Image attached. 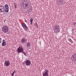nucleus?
<instances>
[{
    "label": "nucleus",
    "mask_w": 76,
    "mask_h": 76,
    "mask_svg": "<svg viewBox=\"0 0 76 76\" xmlns=\"http://www.w3.org/2000/svg\"><path fill=\"white\" fill-rule=\"evenodd\" d=\"M2 30L4 33H7L9 31V28L6 25H4L2 28Z\"/></svg>",
    "instance_id": "1"
},
{
    "label": "nucleus",
    "mask_w": 76,
    "mask_h": 76,
    "mask_svg": "<svg viewBox=\"0 0 76 76\" xmlns=\"http://www.w3.org/2000/svg\"><path fill=\"white\" fill-rule=\"evenodd\" d=\"M60 26L57 25H56L54 26V31L56 33L60 32Z\"/></svg>",
    "instance_id": "2"
},
{
    "label": "nucleus",
    "mask_w": 76,
    "mask_h": 76,
    "mask_svg": "<svg viewBox=\"0 0 76 76\" xmlns=\"http://www.w3.org/2000/svg\"><path fill=\"white\" fill-rule=\"evenodd\" d=\"M48 74H49V70L47 69H45L42 72L43 76H48Z\"/></svg>",
    "instance_id": "3"
},
{
    "label": "nucleus",
    "mask_w": 76,
    "mask_h": 76,
    "mask_svg": "<svg viewBox=\"0 0 76 76\" xmlns=\"http://www.w3.org/2000/svg\"><path fill=\"white\" fill-rule=\"evenodd\" d=\"M17 51V53H18V54H19L20 53H22L23 51H24V49L23 48V47L20 46L18 48Z\"/></svg>",
    "instance_id": "4"
},
{
    "label": "nucleus",
    "mask_w": 76,
    "mask_h": 76,
    "mask_svg": "<svg viewBox=\"0 0 76 76\" xmlns=\"http://www.w3.org/2000/svg\"><path fill=\"white\" fill-rule=\"evenodd\" d=\"M22 25L24 29L26 31H28V30L29 29H28V27H27V26H26V24H25V23H23L22 24Z\"/></svg>",
    "instance_id": "5"
},
{
    "label": "nucleus",
    "mask_w": 76,
    "mask_h": 76,
    "mask_svg": "<svg viewBox=\"0 0 76 76\" xmlns=\"http://www.w3.org/2000/svg\"><path fill=\"white\" fill-rule=\"evenodd\" d=\"M5 12V8L4 6H2L0 7V12L3 13Z\"/></svg>",
    "instance_id": "6"
},
{
    "label": "nucleus",
    "mask_w": 76,
    "mask_h": 76,
    "mask_svg": "<svg viewBox=\"0 0 76 76\" xmlns=\"http://www.w3.org/2000/svg\"><path fill=\"white\" fill-rule=\"evenodd\" d=\"M26 41H27V39L25 38H22L21 40V42L22 44H24V43H25V42H26Z\"/></svg>",
    "instance_id": "7"
},
{
    "label": "nucleus",
    "mask_w": 76,
    "mask_h": 76,
    "mask_svg": "<svg viewBox=\"0 0 76 76\" xmlns=\"http://www.w3.org/2000/svg\"><path fill=\"white\" fill-rule=\"evenodd\" d=\"M4 64L6 66H9V65H10V62L9 61H5L4 62Z\"/></svg>",
    "instance_id": "8"
},
{
    "label": "nucleus",
    "mask_w": 76,
    "mask_h": 76,
    "mask_svg": "<svg viewBox=\"0 0 76 76\" xmlns=\"http://www.w3.org/2000/svg\"><path fill=\"white\" fill-rule=\"evenodd\" d=\"M25 64L26 66H30L31 64V61L29 60H27L25 62Z\"/></svg>",
    "instance_id": "9"
},
{
    "label": "nucleus",
    "mask_w": 76,
    "mask_h": 76,
    "mask_svg": "<svg viewBox=\"0 0 76 76\" xmlns=\"http://www.w3.org/2000/svg\"><path fill=\"white\" fill-rule=\"evenodd\" d=\"M6 45V42H5V40L4 39L3 40H2V46H5Z\"/></svg>",
    "instance_id": "10"
},
{
    "label": "nucleus",
    "mask_w": 76,
    "mask_h": 76,
    "mask_svg": "<svg viewBox=\"0 0 76 76\" xmlns=\"http://www.w3.org/2000/svg\"><path fill=\"white\" fill-rule=\"evenodd\" d=\"M72 58L73 59V60L76 61V53L74 54Z\"/></svg>",
    "instance_id": "11"
},
{
    "label": "nucleus",
    "mask_w": 76,
    "mask_h": 76,
    "mask_svg": "<svg viewBox=\"0 0 76 76\" xmlns=\"http://www.w3.org/2000/svg\"><path fill=\"white\" fill-rule=\"evenodd\" d=\"M21 53H22V54H23L25 56H27V55L26 54V52H25L24 51V50H23V51Z\"/></svg>",
    "instance_id": "12"
},
{
    "label": "nucleus",
    "mask_w": 76,
    "mask_h": 76,
    "mask_svg": "<svg viewBox=\"0 0 76 76\" xmlns=\"http://www.w3.org/2000/svg\"><path fill=\"white\" fill-rule=\"evenodd\" d=\"M4 7L5 9H8L9 6H8L7 4H5L4 5Z\"/></svg>",
    "instance_id": "13"
},
{
    "label": "nucleus",
    "mask_w": 76,
    "mask_h": 76,
    "mask_svg": "<svg viewBox=\"0 0 76 76\" xmlns=\"http://www.w3.org/2000/svg\"><path fill=\"white\" fill-rule=\"evenodd\" d=\"M25 5H26L25 8H26V9H28L29 8V7H28V3H26L25 4Z\"/></svg>",
    "instance_id": "14"
},
{
    "label": "nucleus",
    "mask_w": 76,
    "mask_h": 76,
    "mask_svg": "<svg viewBox=\"0 0 76 76\" xmlns=\"http://www.w3.org/2000/svg\"><path fill=\"white\" fill-rule=\"evenodd\" d=\"M30 22H31V24L32 25V22H33V19L32 18H31L30 19Z\"/></svg>",
    "instance_id": "15"
},
{
    "label": "nucleus",
    "mask_w": 76,
    "mask_h": 76,
    "mask_svg": "<svg viewBox=\"0 0 76 76\" xmlns=\"http://www.w3.org/2000/svg\"><path fill=\"white\" fill-rule=\"evenodd\" d=\"M5 12L6 13H7V12H9V9L5 8Z\"/></svg>",
    "instance_id": "16"
},
{
    "label": "nucleus",
    "mask_w": 76,
    "mask_h": 76,
    "mask_svg": "<svg viewBox=\"0 0 76 76\" xmlns=\"http://www.w3.org/2000/svg\"><path fill=\"white\" fill-rule=\"evenodd\" d=\"M30 45H31L30 44V43L28 42L27 43V47H29Z\"/></svg>",
    "instance_id": "17"
},
{
    "label": "nucleus",
    "mask_w": 76,
    "mask_h": 76,
    "mask_svg": "<svg viewBox=\"0 0 76 76\" xmlns=\"http://www.w3.org/2000/svg\"><path fill=\"white\" fill-rule=\"evenodd\" d=\"M2 39L1 38V37H0V44H1V40Z\"/></svg>",
    "instance_id": "18"
},
{
    "label": "nucleus",
    "mask_w": 76,
    "mask_h": 76,
    "mask_svg": "<svg viewBox=\"0 0 76 76\" xmlns=\"http://www.w3.org/2000/svg\"><path fill=\"white\" fill-rule=\"evenodd\" d=\"M69 41H70V42H72V39H69Z\"/></svg>",
    "instance_id": "19"
},
{
    "label": "nucleus",
    "mask_w": 76,
    "mask_h": 76,
    "mask_svg": "<svg viewBox=\"0 0 76 76\" xmlns=\"http://www.w3.org/2000/svg\"><path fill=\"white\" fill-rule=\"evenodd\" d=\"M76 24V22H74V25H75V26Z\"/></svg>",
    "instance_id": "20"
},
{
    "label": "nucleus",
    "mask_w": 76,
    "mask_h": 76,
    "mask_svg": "<svg viewBox=\"0 0 76 76\" xmlns=\"http://www.w3.org/2000/svg\"><path fill=\"white\" fill-rule=\"evenodd\" d=\"M72 32H74V29H72Z\"/></svg>",
    "instance_id": "21"
},
{
    "label": "nucleus",
    "mask_w": 76,
    "mask_h": 76,
    "mask_svg": "<svg viewBox=\"0 0 76 76\" xmlns=\"http://www.w3.org/2000/svg\"><path fill=\"white\" fill-rule=\"evenodd\" d=\"M14 75V73H12V76H13Z\"/></svg>",
    "instance_id": "22"
},
{
    "label": "nucleus",
    "mask_w": 76,
    "mask_h": 76,
    "mask_svg": "<svg viewBox=\"0 0 76 76\" xmlns=\"http://www.w3.org/2000/svg\"><path fill=\"white\" fill-rule=\"evenodd\" d=\"M59 2H61V0H58Z\"/></svg>",
    "instance_id": "23"
},
{
    "label": "nucleus",
    "mask_w": 76,
    "mask_h": 76,
    "mask_svg": "<svg viewBox=\"0 0 76 76\" xmlns=\"http://www.w3.org/2000/svg\"><path fill=\"white\" fill-rule=\"evenodd\" d=\"M13 73H15V71H14Z\"/></svg>",
    "instance_id": "24"
},
{
    "label": "nucleus",
    "mask_w": 76,
    "mask_h": 76,
    "mask_svg": "<svg viewBox=\"0 0 76 76\" xmlns=\"http://www.w3.org/2000/svg\"><path fill=\"white\" fill-rule=\"evenodd\" d=\"M30 49V48H29L28 49Z\"/></svg>",
    "instance_id": "25"
},
{
    "label": "nucleus",
    "mask_w": 76,
    "mask_h": 76,
    "mask_svg": "<svg viewBox=\"0 0 76 76\" xmlns=\"http://www.w3.org/2000/svg\"><path fill=\"white\" fill-rule=\"evenodd\" d=\"M0 6H1V5H0Z\"/></svg>",
    "instance_id": "26"
},
{
    "label": "nucleus",
    "mask_w": 76,
    "mask_h": 76,
    "mask_svg": "<svg viewBox=\"0 0 76 76\" xmlns=\"http://www.w3.org/2000/svg\"><path fill=\"white\" fill-rule=\"evenodd\" d=\"M72 42H73V41H72Z\"/></svg>",
    "instance_id": "27"
}]
</instances>
